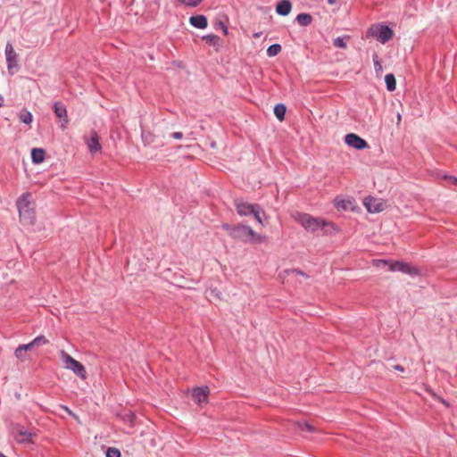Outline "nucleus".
<instances>
[{"label":"nucleus","mask_w":457,"mask_h":457,"mask_svg":"<svg viewBox=\"0 0 457 457\" xmlns=\"http://www.w3.org/2000/svg\"><path fill=\"white\" fill-rule=\"evenodd\" d=\"M293 218L308 232L315 233L319 229L325 233L335 229L332 222L327 221L321 218H315L308 213L296 212L293 214Z\"/></svg>","instance_id":"1"},{"label":"nucleus","mask_w":457,"mask_h":457,"mask_svg":"<svg viewBox=\"0 0 457 457\" xmlns=\"http://www.w3.org/2000/svg\"><path fill=\"white\" fill-rule=\"evenodd\" d=\"M30 196V194H23L17 200L19 216L23 225H33L36 220L35 210L29 201Z\"/></svg>","instance_id":"2"},{"label":"nucleus","mask_w":457,"mask_h":457,"mask_svg":"<svg viewBox=\"0 0 457 457\" xmlns=\"http://www.w3.org/2000/svg\"><path fill=\"white\" fill-rule=\"evenodd\" d=\"M234 204L238 215L250 216L253 215L256 221L263 226L262 215H265L263 209L259 204H253L244 201L243 199H236Z\"/></svg>","instance_id":"3"},{"label":"nucleus","mask_w":457,"mask_h":457,"mask_svg":"<svg viewBox=\"0 0 457 457\" xmlns=\"http://www.w3.org/2000/svg\"><path fill=\"white\" fill-rule=\"evenodd\" d=\"M231 237L244 243H262L265 237L255 233L253 228L246 225L234 226Z\"/></svg>","instance_id":"4"},{"label":"nucleus","mask_w":457,"mask_h":457,"mask_svg":"<svg viewBox=\"0 0 457 457\" xmlns=\"http://www.w3.org/2000/svg\"><path fill=\"white\" fill-rule=\"evenodd\" d=\"M60 356L65 369L72 370L80 378L85 379L87 378L85 367L79 361H76L63 350L61 351Z\"/></svg>","instance_id":"5"},{"label":"nucleus","mask_w":457,"mask_h":457,"mask_svg":"<svg viewBox=\"0 0 457 457\" xmlns=\"http://www.w3.org/2000/svg\"><path fill=\"white\" fill-rule=\"evenodd\" d=\"M370 35L382 44L389 41L393 37V30L386 25L378 24L370 29Z\"/></svg>","instance_id":"6"},{"label":"nucleus","mask_w":457,"mask_h":457,"mask_svg":"<svg viewBox=\"0 0 457 457\" xmlns=\"http://www.w3.org/2000/svg\"><path fill=\"white\" fill-rule=\"evenodd\" d=\"M12 436L14 440L18 444H29L32 442V437L36 436V434L32 433L29 429H27L25 427H22L21 425H17L13 427L12 428Z\"/></svg>","instance_id":"7"},{"label":"nucleus","mask_w":457,"mask_h":457,"mask_svg":"<svg viewBox=\"0 0 457 457\" xmlns=\"http://www.w3.org/2000/svg\"><path fill=\"white\" fill-rule=\"evenodd\" d=\"M388 270L400 271L411 276H416L420 274V271L416 267H413L411 264L402 261L390 262Z\"/></svg>","instance_id":"8"},{"label":"nucleus","mask_w":457,"mask_h":457,"mask_svg":"<svg viewBox=\"0 0 457 457\" xmlns=\"http://www.w3.org/2000/svg\"><path fill=\"white\" fill-rule=\"evenodd\" d=\"M4 54L6 57L7 69L11 72L13 69H17L19 67V55L15 52L11 42L6 43Z\"/></svg>","instance_id":"9"},{"label":"nucleus","mask_w":457,"mask_h":457,"mask_svg":"<svg viewBox=\"0 0 457 457\" xmlns=\"http://www.w3.org/2000/svg\"><path fill=\"white\" fill-rule=\"evenodd\" d=\"M363 204L370 213H378L385 209L386 203L382 199L368 196L364 199Z\"/></svg>","instance_id":"10"},{"label":"nucleus","mask_w":457,"mask_h":457,"mask_svg":"<svg viewBox=\"0 0 457 457\" xmlns=\"http://www.w3.org/2000/svg\"><path fill=\"white\" fill-rule=\"evenodd\" d=\"M345 142L347 145L357 150H362L368 147L367 142L354 133L347 134L345 137Z\"/></svg>","instance_id":"11"},{"label":"nucleus","mask_w":457,"mask_h":457,"mask_svg":"<svg viewBox=\"0 0 457 457\" xmlns=\"http://www.w3.org/2000/svg\"><path fill=\"white\" fill-rule=\"evenodd\" d=\"M54 111L57 118L60 119L61 128L65 129L69 122L67 109L61 102H55L54 104Z\"/></svg>","instance_id":"12"},{"label":"nucleus","mask_w":457,"mask_h":457,"mask_svg":"<svg viewBox=\"0 0 457 457\" xmlns=\"http://www.w3.org/2000/svg\"><path fill=\"white\" fill-rule=\"evenodd\" d=\"M86 143L89 152L92 154L100 152L102 149V146L99 143V137L96 132H93L91 136L86 139Z\"/></svg>","instance_id":"13"},{"label":"nucleus","mask_w":457,"mask_h":457,"mask_svg":"<svg viewBox=\"0 0 457 457\" xmlns=\"http://www.w3.org/2000/svg\"><path fill=\"white\" fill-rule=\"evenodd\" d=\"M208 393L209 389L207 386L196 387L193 390L192 396L196 403L201 404L207 401Z\"/></svg>","instance_id":"14"},{"label":"nucleus","mask_w":457,"mask_h":457,"mask_svg":"<svg viewBox=\"0 0 457 457\" xmlns=\"http://www.w3.org/2000/svg\"><path fill=\"white\" fill-rule=\"evenodd\" d=\"M292 10V4L289 0H281L276 6V12L278 14L287 16Z\"/></svg>","instance_id":"15"},{"label":"nucleus","mask_w":457,"mask_h":457,"mask_svg":"<svg viewBox=\"0 0 457 457\" xmlns=\"http://www.w3.org/2000/svg\"><path fill=\"white\" fill-rule=\"evenodd\" d=\"M354 201L353 198L347 197V198H336L335 199V205L337 209L342 210H350L353 207Z\"/></svg>","instance_id":"16"},{"label":"nucleus","mask_w":457,"mask_h":457,"mask_svg":"<svg viewBox=\"0 0 457 457\" xmlns=\"http://www.w3.org/2000/svg\"><path fill=\"white\" fill-rule=\"evenodd\" d=\"M190 24L197 29H205L208 25L207 18L204 15H195L189 19Z\"/></svg>","instance_id":"17"},{"label":"nucleus","mask_w":457,"mask_h":457,"mask_svg":"<svg viewBox=\"0 0 457 457\" xmlns=\"http://www.w3.org/2000/svg\"><path fill=\"white\" fill-rule=\"evenodd\" d=\"M45 151L42 148H33L31 150V159L36 164L43 162L45 159Z\"/></svg>","instance_id":"18"},{"label":"nucleus","mask_w":457,"mask_h":457,"mask_svg":"<svg viewBox=\"0 0 457 457\" xmlns=\"http://www.w3.org/2000/svg\"><path fill=\"white\" fill-rule=\"evenodd\" d=\"M296 21L301 26H308L312 22V17L309 13H299L296 16Z\"/></svg>","instance_id":"19"},{"label":"nucleus","mask_w":457,"mask_h":457,"mask_svg":"<svg viewBox=\"0 0 457 457\" xmlns=\"http://www.w3.org/2000/svg\"><path fill=\"white\" fill-rule=\"evenodd\" d=\"M287 108L283 104H278L274 107V114L278 120H283L286 115Z\"/></svg>","instance_id":"20"},{"label":"nucleus","mask_w":457,"mask_h":457,"mask_svg":"<svg viewBox=\"0 0 457 457\" xmlns=\"http://www.w3.org/2000/svg\"><path fill=\"white\" fill-rule=\"evenodd\" d=\"M385 82L386 85V88L388 91L392 92L395 90L396 87V82L395 78L393 74H386L385 77Z\"/></svg>","instance_id":"21"},{"label":"nucleus","mask_w":457,"mask_h":457,"mask_svg":"<svg viewBox=\"0 0 457 457\" xmlns=\"http://www.w3.org/2000/svg\"><path fill=\"white\" fill-rule=\"evenodd\" d=\"M20 120L25 124H30L33 120V116L30 112L23 110L19 114Z\"/></svg>","instance_id":"22"},{"label":"nucleus","mask_w":457,"mask_h":457,"mask_svg":"<svg viewBox=\"0 0 457 457\" xmlns=\"http://www.w3.org/2000/svg\"><path fill=\"white\" fill-rule=\"evenodd\" d=\"M281 51V46L279 44H273L270 46L267 49V55L270 57H274L278 54Z\"/></svg>","instance_id":"23"},{"label":"nucleus","mask_w":457,"mask_h":457,"mask_svg":"<svg viewBox=\"0 0 457 457\" xmlns=\"http://www.w3.org/2000/svg\"><path fill=\"white\" fill-rule=\"evenodd\" d=\"M203 39L207 44L212 45V46H218L220 41V38L217 35H213V34L204 36Z\"/></svg>","instance_id":"24"},{"label":"nucleus","mask_w":457,"mask_h":457,"mask_svg":"<svg viewBox=\"0 0 457 457\" xmlns=\"http://www.w3.org/2000/svg\"><path fill=\"white\" fill-rule=\"evenodd\" d=\"M142 139L145 145H150L154 142V135L148 130H143Z\"/></svg>","instance_id":"25"},{"label":"nucleus","mask_w":457,"mask_h":457,"mask_svg":"<svg viewBox=\"0 0 457 457\" xmlns=\"http://www.w3.org/2000/svg\"><path fill=\"white\" fill-rule=\"evenodd\" d=\"M47 343L48 340L46 338L45 336H38L32 340V345H34V346L44 345H46Z\"/></svg>","instance_id":"26"},{"label":"nucleus","mask_w":457,"mask_h":457,"mask_svg":"<svg viewBox=\"0 0 457 457\" xmlns=\"http://www.w3.org/2000/svg\"><path fill=\"white\" fill-rule=\"evenodd\" d=\"M14 354L16 356L17 359L21 360V361H24L27 359V352L24 351L21 345H19L15 352H14Z\"/></svg>","instance_id":"27"},{"label":"nucleus","mask_w":457,"mask_h":457,"mask_svg":"<svg viewBox=\"0 0 457 457\" xmlns=\"http://www.w3.org/2000/svg\"><path fill=\"white\" fill-rule=\"evenodd\" d=\"M106 457H120V452L114 447H109L105 453Z\"/></svg>","instance_id":"28"},{"label":"nucleus","mask_w":457,"mask_h":457,"mask_svg":"<svg viewBox=\"0 0 457 457\" xmlns=\"http://www.w3.org/2000/svg\"><path fill=\"white\" fill-rule=\"evenodd\" d=\"M298 428L302 431L314 432V428L308 422H299Z\"/></svg>","instance_id":"29"},{"label":"nucleus","mask_w":457,"mask_h":457,"mask_svg":"<svg viewBox=\"0 0 457 457\" xmlns=\"http://www.w3.org/2000/svg\"><path fill=\"white\" fill-rule=\"evenodd\" d=\"M334 46L338 48H345L346 47L345 39L340 37L334 39Z\"/></svg>","instance_id":"30"},{"label":"nucleus","mask_w":457,"mask_h":457,"mask_svg":"<svg viewBox=\"0 0 457 457\" xmlns=\"http://www.w3.org/2000/svg\"><path fill=\"white\" fill-rule=\"evenodd\" d=\"M184 4L191 7H195L200 4L204 0H180Z\"/></svg>","instance_id":"31"},{"label":"nucleus","mask_w":457,"mask_h":457,"mask_svg":"<svg viewBox=\"0 0 457 457\" xmlns=\"http://www.w3.org/2000/svg\"><path fill=\"white\" fill-rule=\"evenodd\" d=\"M389 264H390V262L386 261V260H375L374 261V265L378 268L385 267V266L389 267Z\"/></svg>","instance_id":"32"},{"label":"nucleus","mask_w":457,"mask_h":457,"mask_svg":"<svg viewBox=\"0 0 457 457\" xmlns=\"http://www.w3.org/2000/svg\"><path fill=\"white\" fill-rule=\"evenodd\" d=\"M374 61V67H375V71L376 72H379L382 71V66L379 62V61L378 60V56L376 55L373 59Z\"/></svg>","instance_id":"33"},{"label":"nucleus","mask_w":457,"mask_h":457,"mask_svg":"<svg viewBox=\"0 0 457 457\" xmlns=\"http://www.w3.org/2000/svg\"><path fill=\"white\" fill-rule=\"evenodd\" d=\"M221 227L224 230H226L228 232V236L231 237V232L233 231L234 226H230L228 223H224V224H222Z\"/></svg>","instance_id":"34"},{"label":"nucleus","mask_w":457,"mask_h":457,"mask_svg":"<svg viewBox=\"0 0 457 457\" xmlns=\"http://www.w3.org/2000/svg\"><path fill=\"white\" fill-rule=\"evenodd\" d=\"M21 348L28 352L29 350H31L33 347H34V345H32V341L29 344H26V345H21Z\"/></svg>","instance_id":"35"},{"label":"nucleus","mask_w":457,"mask_h":457,"mask_svg":"<svg viewBox=\"0 0 457 457\" xmlns=\"http://www.w3.org/2000/svg\"><path fill=\"white\" fill-rule=\"evenodd\" d=\"M431 395H432L436 399L439 400L442 403H444L446 407H448V406H449V403H448L445 400H444V399L440 398V397H439V396H437L435 393H432V392H431Z\"/></svg>","instance_id":"36"},{"label":"nucleus","mask_w":457,"mask_h":457,"mask_svg":"<svg viewBox=\"0 0 457 457\" xmlns=\"http://www.w3.org/2000/svg\"><path fill=\"white\" fill-rule=\"evenodd\" d=\"M171 137L175 139H181L183 137V134L181 132H173Z\"/></svg>","instance_id":"37"},{"label":"nucleus","mask_w":457,"mask_h":457,"mask_svg":"<svg viewBox=\"0 0 457 457\" xmlns=\"http://www.w3.org/2000/svg\"><path fill=\"white\" fill-rule=\"evenodd\" d=\"M219 25L220 26V28L223 30L224 34L228 35V27L223 22H220Z\"/></svg>","instance_id":"38"},{"label":"nucleus","mask_w":457,"mask_h":457,"mask_svg":"<svg viewBox=\"0 0 457 457\" xmlns=\"http://www.w3.org/2000/svg\"><path fill=\"white\" fill-rule=\"evenodd\" d=\"M394 369H395V370H398V371H401V372H403V371L404 370V368H403L402 365H399V364L395 365V366H394Z\"/></svg>","instance_id":"39"},{"label":"nucleus","mask_w":457,"mask_h":457,"mask_svg":"<svg viewBox=\"0 0 457 457\" xmlns=\"http://www.w3.org/2000/svg\"><path fill=\"white\" fill-rule=\"evenodd\" d=\"M62 408L65 410V411L67 413H69L70 415H72V416H75V414L66 406H62Z\"/></svg>","instance_id":"40"},{"label":"nucleus","mask_w":457,"mask_h":457,"mask_svg":"<svg viewBox=\"0 0 457 457\" xmlns=\"http://www.w3.org/2000/svg\"><path fill=\"white\" fill-rule=\"evenodd\" d=\"M292 272L302 275V276H306L303 271H300L298 270H293Z\"/></svg>","instance_id":"41"},{"label":"nucleus","mask_w":457,"mask_h":457,"mask_svg":"<svg viewBox=\"0 0 457 457\" xmlns=\"http://www.w3.org/2000/svg\"><path fill=\"white\" fill-rule=\"evenodd\" d=\"M336 2H337V0H328V3L329 4H336Z\"/></svg>","instance_id":"42"},{"label":"nucleus","mask_w":457,"mask_h":457,"mask_svg":"<svg viewBox=\"0 0 457 457\" xmlns=\"http://www.w3.org/2000/svg\"><path fill=\"white\" fill-rule=\"evenodd\" d=\"M3 97L0 96V107L2 106Z\"/></svg>","instance_id":"43"},{"label":"nucleus","mask_w":457,"mask_h":457,"mask_svg":"<svg viewBox=\"0 0 457 457\" xmlns=\"http://www.w3.org/2000/svg\"><path fill=\"white\" fill-rule=\"evenodd\" d=\"M401 118H402V117H401V115H400V114H398V115H397V120H398V121H400V120H401Z\"/></svg>","instance_id":"44"},{"label":"nucleus","mask_w":457,"mask_h":457,"mask_svg":"<svg viewBox=\"0 0 457 457\" xmlns=\"http://www.w3.org/2000/svg\"><path fill=\"white\" fill-rule=\"evenodd\" d=\"M254 37H260V33H256V34H254Z\"/></svg>","instance_id":"45"},{"label":"nucleus","mask_w":457,"mask_h":457,"mask_svg":"<svg viewBox=\"0 0 457 457\" xmlns=\"http://www.w3.org/2000/svg\"><path fill=\"white\" fill-rule=\"evenodd\" d=\"M457 182V179H454Z\"/></svg>","instance_id":"46"}]
</instances>
